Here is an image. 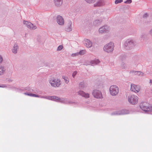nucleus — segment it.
Wrapping results in <instances>:
<instances>
[{"label": "nucleus", "mask_w": 152, "mask_h": 152, "mask_svg": "<svg viewBox=\"0 0 152 152\" xmlns=\"http://www.w3.org/2000/svg\"><path fill=\"white\" fill-rule=\"evenodd\" d=\"M140 108L145 113H149L152 112V106L146 102H143L140 105Z\"/></svg>", "instance_id": "f257e3e1"}, {"label": "nucleus", "mask_w": 152, "mask_h": 152, "mask_svg": "<svg viewBox=\"0 0 152 152\" xmlns=\"http://www.w3.org/2000/svg\"><path fill=\"white\" fill-rule=\"evenodd\" d=\"M136 45L135 41L133 40L128 39L124 44V48L127 50L132 49Z\"/></svg>", "instance_id": "f03ea898"}, {"label": "nucleus", "mask_w": 152, "mask_h": 152, "mask_svg": "<svg viewBox=\"0 0 152 152\" xmlns=\"http://www.w3.org/2000/svg\"><path fill=\"white\" fill-rule=\"evenodd\" d=\"M114 46V43L110 42L104 46L103 50L107 53L111 52L113 50Z\"/></svg>", "instance_id": "7ed1b4c3"}, {"label": "nucleus", "mask_w": 152, "mask_h": 152, "mask_svg": "<svg viewBox=\"0 0 152 152\" xmlns=\"http://www.w3.org/2000/svg\"><path fill=\"white\" fill-rule=\"evenodd\" d=\"M49 81L51 86L54 87H59L61 84L60 79L53 78L50 80Z\"/></svg>", "instance_id": "20e7f679"}, {"label": "nucleus", "mask_w": 152, "mask_h": 152, "mask_svg": "<svg viewBox=\"0 0 152 152\" xmlns=\"http://www.w3.org/2000/svg\"><path fill=\"white\" fill-rule=\"evenodd\" d=\"M129 102L132 104H136L138 102V97L134 95H129L128 97Z\"/></svg>", "instance_id": "39448f33"}, {"label": "nucleus", "mask_w": 152, "mask_h": 152, "mask_svg": "<svg viewBox=\"0 0 152 152\" xmlns=\"http://www.w3.org/2000/svg\"><path fill=\"white\" fill-rule=\"evenodd\" d=\"M110 94L112 96H115L118 93V88L116 86H112L110 88Z\"/></svg>", "instance_id": "423d86ee"}, {"label": "nucleus", "mask_w": 152, "mask_h": 152, "mask_svg": "<svg viewBox=\"0 0 152 152\" xmlns=\"http://www.w3.org/2000/svg\"><path fill=\"white\" fill-rule=\"evenodd\" d=\"M129 113V111L126 109L122 110H120L116 111L111 113V115H118L126 114Z\"/></svg>", "instance_id": "0eeeda50"}, {"label": "nucleus", "mask_w": 152, "mask_h": 152, "mask_svg": "<svg viewBox=\"0 0 152 152\" xmlns=\"http://www.w3.org/2000/svg\"><path fill=\"white\" fill-rule=\"evenodd\" d=\"M93 96L97 98H102V96L101 92L98 90H95L93 91L92 92Z\"/></svg>", "instance_id": "6e6552de"}, {"label": "nucleus", "mask_w": 152, "mask_h": 152, "mask_svg": "<svg viewBox=\"0 0 152 152\" xmlns=\"http://www.w3.org/2000/svg\"><path fill=\"white\" fill-rule=\"evenodd\" d=\"M23 23L28 28L34 30L35 29L37 28L36 26H34L33 24L29 22L24 20Z\"/></svg>", "instance_id": "1a4fd4ad"}, {"label": "nucleus", "mask_w": 152, "mask_h": 152, "mask_svg": "<svg viewBox=\"0 0 152 152\" xmlns=\"http://www.w3.org/2000/svg\"><path fill=\"white\" fill-rule=\"evenodd\" d=\"M140 88L137 85L132 84L131 85V90L135 93H138L140 91Z\"/></svg>", "instance_id": "9d476101"}, {"label": "nucleus", "mask_w": 152, "mask_h": 152, "mask_svg": "<svg viewBox=\"0 0 152 152\" xmlns=\"http://www.w3.org/2000/svg\"><path fill=\"white\" fill-rule=\"evenodd\" d=\"M57 22L60 25H63L64 24V21L63 17L60 16L58 15L57 17Z\"/></svg>", "instance_id": "9b49d317"}, {"label": "nucleus", "mask_w": 152, "mask_h": 152, "mask_svg": "<svg viewBox=\"0 0 152 152\" xmlns=\"http://www.w3.org/2000/svg\"><path fill=\"white\" fill-rule=\"evenodd\" d=\"M58 100L59 101L61 102V103L64 104H72L74 103V102L72 101H69V99H61L59 98V99L56 100V101H57Z\"/></svg>", "instance_id": "f8f14e48"}, {"label": "nucleus", "mask_w": 152, "mask_h": 152, "mask_svg": "<svg viewBox=\"0 0 152 152\" xmlns=\"http://www.w3.org/2000/svg\"><path fill=\"white\" fill-rule=\"evenodd\" d=\"M44 99L55 101H56V100L59 99V98L54 96H44Z\"/></svg>", "instance_id": "ddd939ff"}, {"label": "nucleus", "mask_w": 152, "mask_h": 152, "mask_svg": "<svg viewBox=\"0 0 152 152\" xmlns=\"http://www.w3.org/2000/svg\"><path fill=\"white\" fill-rule=\"evenodd\" d=\"M72 22L71 20L68 21V24L65 28V30L67 32H70L72 30Z\"/></svg>", "instance_id": "4468645a"}, {"label": "nucleus", "mask_w": 152, "mask_h": 152, "mask_svg": "<svg viewBox=\"0 0 152 152\" xmlns=\"http://www.w3.org/2000/svg\"><path fill=\"white\" fill-rule=\"evenodd\" d=\"M108 27L107 26L105 25L100 28L99 29L100 32L102 33L107 32L108 31Z\"/></svg>", "instance_id": "2eb2a0df"}, {"label": "nucleus", "mask_w": 152, "mask_h": 152, "mask_svg": "<svg viewBox=\"0 0 152 152\" xmlns=\"http://www.w3.org/2000/svg\"><path fill=\"white\" fill-rule=\"evenodd\" d=\"M84 43L85 45L88 48L91 47L92 45V42L89 39H85Z\"/></svg>", "instance_id": "dca6fc26"}, {"label": "nucleus", "mask_w": 152, "mask_h": 152, "mask_svg": "<svg viewBox=\"0 0 152 152\" xmlns=\"http://www.w3.org/2000/svg\"><path fill=\"white\" fill-rule=\"evenodd\" d=\"M104 5V1L103 0H99L96 3L94 4V7L102 6Z\"/></svg>", "instance_id": "f3484780"}, {"label": "nucleus", "mask_w": 152, "mask_h": 152, "mask_svg": "<svg viewBox=\"0 0 152 152\" xmlns=\"http://www.w3.org/2000/svg\"><path fill=\"white\" fill-rule=\"evenodd\" d=\"M78 94L86 98L89 97V94L88 93H86L83 91H80L78 92Z\"/></svg>", "instance_id": "a211bd4d"}, {"label": "nucleus", "mask_w": 152, "mask_h": 152, "mask_svg": "<svg viewBox=\"0 0 152 152\" xmlns=\"http://www.w3.org/2000/svg\"><path fill=\"white\" fill-rule=\"evenodd\" d=\"M18 48V45L17 44H15L12 50L13 53L14 54H16L17 52V50Z\"/></svg>", "instance_id": "6ab92c4d"}, {"label": "nucleus", "mask_w": 152, "mask_h": 152, "mask_svg": "<svg viewBox=\"0 0 152 152\" xmlns=\"http://www.w3.org/2000/svg\"><path fill=\"white\" fill-rule=\"evenodd\" d=\"M56 6H61L63 3V0H54Z\"/></svg>", "instance_id": "aec40b11"}, {"label": "nucleus", "mask_w": 152, "mask_h": 152, "mask_svg": "<svg viewBox=\"0 0 152 152\" xmlns=\"http://www.w3.org/2000/svg\"><path fill=\"white\" fill-rule=\"evenodd\" d=\"M102 22L101 20H96L94 21L93 24L95 26H98Z\"/></svg>", "instance_id": "412c9836"}, {"label": "nucleus", "mask_w": 152, "mask_h": 152, "mask_svg": "<svg viewBox=\"0 0 152 152\" xmlns=\"http://www.w3.org/2000/svg\"><path fill=\"white\" fill-rule=\"evenodd\" d=\"M100 61L98 59H96L92 61L91 62V64L92 66H94L97 64L99 63Z\"/></svg>", "instance_id": "4be33fe9"}, {"label": "nucleus", "mask_w": 152, "mask_h": 152, "mask_svg": "<svg viewBox=\"0 0 152 152\" xmlns=\"http://www.w3.org/2000/svg\"><path fill=\"white\" fill-rule=\"evenodd\" d=\"M62 78L64 79L65 83L67 84L69 82V79L67 77H65L64 76H62Z\"/></svg>", "instance_id": "5701e85b"}, {"label": "nucleus", "mask_w": 152, "mask_h": 152, "mask_svg": "<svg viewBox=\"0 0 152 152\" xmlns=\"http://www.w3.org/2000/svg\"><path fill=\"white\" fill-rule=\"evenodd\" d=\"M5 70V69L4 67H0V75H2Z\"/></svg>", "instance_id": "b1692460"}, {"label": "nucleus", "mask_w": 152, "mask_h": 152, "mask_svg": "<svg viewBox=\"0 0 152 152\" xmlns=\"http://www.w3.org/2000/svg\"><path fill=\"white\" fill-rule=\"evenodd\" d=\"M137 71L134 70L131 71L130 72V74H131L132 75H137Z\"/></svg>", "instance_id": "393cba45"}, {"label": "nucleus", "mask_w": 152, "mask_h": 152, "mask_svg": "<svg viewBox=\"0 0 152 152\" xmlns=\"http://www.w3.org/2000/svg\"><path fill=\"white\" fill-rule=\"evenodd\" d=\"M126 57V56L124 54L121 55L120 57V59L122 61L124 60Z\"/></svg>", "instance_id": "a878e982"}, {"label": "nucleus", "mask_w": 152, "mask_h": 152, "mask_svg": "<svg viewBox=\"0 0 152 152\" xmlns=\"http://www.w3.org/2000/svg\"><path fill=\"white\" fill-rule=\"evenodd\" d=\"M88 3H91L94 2L95 0H85Z\"/></svg>", "instance_id": "bb28decb"}, {"label": "nucleus", "mask_w": 152, "mask_h": 152, "mask_svg": "<svg viewBox=\"0 0 152 152\" xmlns=\"http://www.w3.org/2000/svg\"><path fill=\"white\" fill-rule=\"evenodd\" d=\"M123 0H115V4H117L119 3L122 2Z\"/></svg>", "instance_id": "cd10ccee"}, {"label": "nucleus", "mask_w": 152, "mask_h": 152, "mask_svg": "<svg viewBox=\"0 0 152 152\" xmlns=\"http://www.w3.org/2000/svg\"><path fill=\"white\" fill-rule=\"evenodd\" d=\"M63 48V46L62 45L59 46L57 49V51L61 50Z\"/></svg>", "instance_id": "c85d7f7f"}, {"label": "nucleus", "mask_w": 152, "mask_h": 152, "mask_svg": "<svg viewBox=\"0 0 152 152\" xmlns=\"http://www.w3.org/2000/svg\"><path fill=\"white\" fill-rule=\"evenodd\" d=\"M132 2V0H127L124 2L125 4H130Z\"/></svg>", "instance_id": "c756f323"}, {"label": "nucleus", "mask_w": 152, "mask_h": 152, "mask_svg": "<svg viewBox=\"0 0 152 152\" xmlns=\"http://www.w3.org/2000/svg\"><path fill=\"white\" fill-rule=\"evenodd\" d=\"M126 67V64L124 63H122L121 64V67L123 69H125Z\"/></svg>", "instance_id": "7c9ffc66"}, {"label": "nucleus", "mask_w": 152, "mask_h": 152, "mask_svg": "<svg viewBox=\"0 0 152 152\" xmlns=\"http://www.w3.org/2000/svg\"><path fill=\"white\" fill-rule=\"evenodd\" d=\"M137 75H140L141 74L142 75V76H143V73L142 72H139V71H137Z\"/></svg>", "instance_id": "2f4dec72"}, {"label": "nucleus", "mask_w": 152, "mask_h": 152, "mask_svg": "<svg viewBox=\"0 0 152 152\" xmlns=\"http://www.w3.org/2000/svg\"><path fill=\"white\" fill-rule=\"evenodd\" d=\"M78 55V53H75L72 54L71 55V56L72 57H75V56H77Z\"/></svg>", "instance_id": "473e14b6"}, {"label": "nucleus", "mask_w": 152, "mask_h": 152, "mask_svg": "<svg viewBox=\"0 0 152 152\" xmlns=\"http://www.w3.org/2000/svg\"><path fill=\"white\" fill-rule=\"evenodd\" d=\"M77 73V72L76 71H75L74 72H73L72 76L73 77H74L75 75H76V74Z\"/></svg>", "instance_id": "72a5a7b5"}, {"label": "nucleus", "mask_w": 152, "mask_h": 152, "mask_svg": "<svg viewBox=\"0 0 152 152\" xmlns=\"http://www.w3.org/2000/svg\"><path fill=\"white\" fill-rule=\"evenodd\" d=\"M31 96L38 97V95L36 94H31Z\"/></svg>", "instance_id": "f704fd0d"}, {"label": "nucleus", "mask_w": 152, "mask_h": 152, "mask_svg": "<svg viewBox=\"0 0 152 152\" xmlns=\"http://www.w3.org/2000/svg\"><path fill=\"white\" fill-rule=\"evenodd\" d=\"M84 51L83 50H80L79 52L78 53V54H79L80 55H82V54H84V53H83L84 52Z\"/></svg>", "instance_id": "c9c22d12"}, {"label": "nucleus", "mask_w": 152, "mask_h": 152, "mask_svg": "<svg viewBox=\"0 0 152 152\" xmlns=\"http://www.w3.org/2000/svg\"><path fill=\"white\" fill-rule=\"evenodd\" d=\"M7 87L5 84H3L0 85V87L1 88H5Z\"/></svg>", "instance_id": "e433bc0d"}, {"label": "nucleus", "mask_w": 152, "mask_h": 152, "mask_svg": "<svg viewBox=\"0 0 152 152\" xmlns=\"http://www.w3.org/2000/svg\"><path fill=\"white\" fill-rule=\"evenodd\" d=\"M148 14L146 13L143 15V17L144 18H146L148 17Z\"/></svg>", "instance_id": "4c0bfd02"}, {"label": "nucleus", "mask_w": 152, "mask_h": 152, "mask_svg": "<svg viewBox=\"0 0 152 152\" xmlns=\"http://www.w3.org/2000/svg\"><path fill=\"white\" fill-rule=\"evenodd\" d=\"M3 61V58L0 55V64Z\"/></svg>", "instance_id": "58836bf2"}, {"label": "nucleus", "mask_w": 152, "mask_h": 152, "mask_svg": "<svg viewBox=\"0 0 152 152\" xmlns=\"http://www.w3.org/2000/svg\"><path fill=\"white\" fill-rule=\"evenodd\" d=\"M38 97L41 98H43L44 97V96H42L40 95H38Z\"/></svg>", "instance_id": "ea45409f"}, {"label": "nucleus", "mask_w": 152, "mask_h": 152, "mask_svg": "<svg viewBox=\"0 0 152 152\" xmlns=\"http://www.w3.org/2000/svg\"><path fill=\"white\" fill-rule=\"evenodd\" d=\"M80 85L81 86V87H84V83L83 82H81L80 84Z\"/></svg>", "instance_id": "a19ab883"}, {"label": "nucleus", "mask_w": 152, "mask_h": 152, "mask_svg": "<svg viewBox=\"0 0 152 152\" xmlns=\"http://www.w3.org/2000/svg\"><path fill=\"white\" fill-rule=\"evenodd\" d=\"M24 94L25 95H28V96H31V93H24Z\"/></svg>", "instance_id": "79ce46f5"}, {"label": "nucleus", "mask_w": 152, "mask_h": 152, "mask_svg": "<svg viewBox=\"0 0 152 152\" xmlns=\"http://www.w3.org/2000/svg\"><path fill=\"white\" fill-rule=\"evenodd\" d=\"M149 33L150 35L152 36V28L150 30Z\"/></svg>", "instance_id": "37998d69"}, {"label": "nucleus", "mask_w": 152, "mask_h": 152, "mask_svg": "<svg viewBox=\"0 0 152 152\" xmlns=\"http://www.w3.org/2000/svg\"><path fill=\"white\" fill-rule=\"evenodd\" d=\"M150 83H152V80H150Z\"/></svg>", "instance_id": "c03bdc74"}]
</instances>
